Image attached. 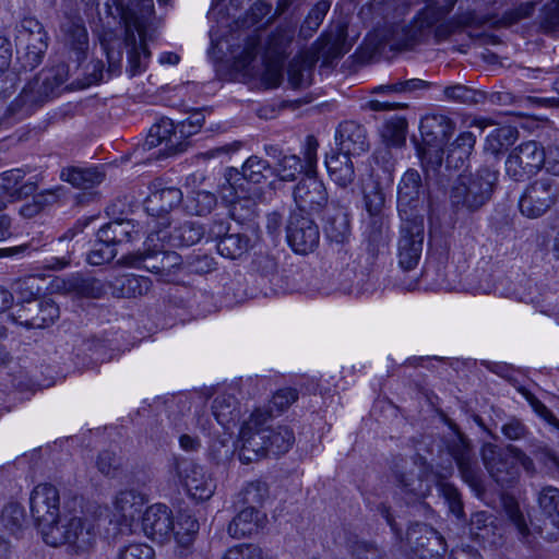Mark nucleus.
<instances>
[{"label":"nucleus","instance_id":"f257e3e1","mask_svg":"<svg viewBox=\"0 0 559 559\" xmlns=\"http://www.w3.org/2000/svg\"><path fill=\"white\" fill-rule=\"evenodd\" d=\"M153 8L152 0H129L126 7L118 8L124 25L123 44L128 55V72L134 76L145 70L150 51L145 44L146 16ZM100 46L107 57L108 68L104 70L102 61L88 66L87 84L107 81L121 73L122 40L112 31H104L99 37Z\"/></svg>","mask_w":559,"mask_h":559},{"label":"nucleus","instance_id":"f03ea898","mask_svg":"<svg viewBox=\"0 0 559 559\" xmlns=\"http://www.w3.org/2000/svg\"><path fill=\"white\" fill-rule=\"evenodd\" d=\"M274 175L270 164L258 156H250L241 168V178L224 188L223 198L230 203V214L237 219H247L254 213L255 201L262 190L257 187Z\"/></svg>","mask_w":559,"mask_h":559},{"label":"nucleus","instance_id":"7ed1b4c3","mask_svg":"<svg viewBox=\"0 0 559 559\" xmlns=\"http://www.w3.org/2000/svg\"><path fill=\"white\" fill-rule=\"evenodd\" d=\"M456 0H443L442 3L428 4L415 16L411 24L394 23L385 37L392 48L403 49L413 46L429 34L431 27L448 15Z\"/></svg>","mask_w":559,"mask_h":559},{"label":"nucleus","instance_id":"20e7f679","mask_svg":"<svg viewBox=\"0 0 559 559\" xmlns=\"http://www.w3.org/2000/svg\"><path fill=\"white\" fill-rule=\"evenodd\" d=\"M481 457L489 475L502 486L518 479L520 465L527 473L535 471L533 460L514 445L500 449L492 443H485L481 448Z\"/></svg>","mask_w":559,"mask_h":559},{"label":"nucleus","instance_id":"39448f33","mask_svg":"<svg viewBox=\"0 0 559 559\" xmlns=\"http://www.w3.org/2000/svg\"><path fill=\"white\" fill-rule=\"evenodd\" d=\"M421 145L418 156L425 168L432 170L441 167L443 163V144L455 129L454 122L441 114H431L420 120Z\"/></svg>","mask_w":559,"mask_h":559},{"label":"nucleus","instance_id":"423d86ee","mask_svg":"<svg viewBox=\"0 0 559 559\" xmlns=\"http://www.w3.org/2000/svg\"><path fill=\"white\" fill-rule=\"evenodd\" d=\"M497 179L498 173L488 167L479 168L475 175H460L451 189L453 206L478 210L489 200Z\"/></svg>","mask_w":559,"mask_h":559},{"label":"nucleus","instance_id":"0eeeda50","mask_svg":"<svg viewBox=\"0 0 559 559\" xmlns=\"http://www.w3.org/2000/svg\"><path fill=\"white\" fill-rule=\"evenodd\" d=\"M97 532L94 522L78 515H63L44 542L52 547L68 545L75 552L88 551L95 544Z\"/></svg>","mask_w":559,"mask_h":559},{"label":"nucleus","instance_id":"6e6552de","mask_svg":"<svg viewBox=\"0 0 559 559\" xmlns=\"http://www.w3.org/2000/svg\"><path fill=\"white\" fill-rule=\"evenodd\" d=\"M272 415L262 409H255L242 424L239 440V460L250 463L267 455L266 438Z\"/></svg>","mask_w":559,"mask_h":559},{"label":"nucleus","instance_id":"1a4fd4ad","mask_svg":"<svg viewBox=\"0 0 559 559\" xmlns=\"http://www.w3.org/2000/svg\"><path fill=\"white\" fill-rule=\"evenodd\" d=\"M31 515L43 539L55 528L60 518V495L57 487L48 483L38 484L29 493Z\"/></svg>","mask_w":559,"mask_h":559},{"label":"nucleus","instance_id":"9d476101","mask_svg":"<svg viewBox=\"0 0 559 559\" xmlns=\"http://www.w3.org/2000/svg\"><path fill=\"white\" fill-rule=\"evenodd\" d=\"M336 48L332 36L322 35L309 50L298 53L288 64V83L293 88L308 87L312 82L313 67L320 57L334 56Z\"/></svg>","mask_w":559,"mask_h":559},{"label":"nucleus","instance_id":"9b49d317","mask_svg":"<svg viewBox=\"0 0 559 559\" xmlns=\"http://www.w3.org/2000/svg\"><path fill=\"white\" fill-rule=\"evenodd\" d=\"M17 40L19 62L24 70L38 67L48 48V36L41 23L34 17H25L21 23Z\"/></svg>","mask_w":559,"mask_h":559},{"label":"nucleus","instance_id":"f8f14e48","mask_svg":"<svg viewBox=\"0 0 559 559\" xmlns=\"http://www.w3.org/2000/svg\"><path fill=\"white\" fill-rule=\"evenodd\" d=\"M201 127V121H185L180 124V129L174 124L173 120L162 118L157 120L148 130L143 142L144 150H152L158 145L165 144V148L169 153H177L185 150V139Z\"/></svg>","mask_w":559,"mask_h":559},{"label":"nucleus","instance_id":"ddd939ff","mask_svg":"<svg viewBox=\"0 0 559 559\" xmlns=\"http://www.w3.org/2000/svg\"><path fill=\"white\" fill-rule=\"evenodd\" d=\"M63 79L53 71H44L33 81L28 82L12 104L15 111L29 115L36 107L48 98L57 95Z\"/></svg>","mask_w":559,"mask_h":559},{"label":"nucleus","instance_id":"4468645a","mask_svg":"<svg viewBox=\"0 0 559 559\" xmlns=\"http://www.w3.org/2000/svg\"><path fill=\"white\" fill-rule=\"evenodd\" d=\"M548 151L546 152L536 141L521 143L512 150L506 160V171L515 181L538 171L543 165L547 166Z\"/></svg>","mask_w":559,"mask_h":559},{"label":"nucleus","instance_id":"2eb2a0df","mask_svg":"<svg viewBox=\"0 0 559 559\" xmlns=\"http://www.w3.org/2000/svg\"><path fill=\"white\" fill-rule=\"evenodd\" d=\"M445 475L438 476L436 474L428 475L425 479L415 478L413 474H402L399 477L401 486L417 498L426 497L431 485L435 484L439 492L444 497L449 504L450 511L456 516L463 515V504L457 489L450 483L445 481Z\"/></svg>","mask_w":559,"mask_h":559},{"label":"nucleus","instance_id":"dca6fc26","mask_svg":"<svg viewBox=\"0 0 559 559\" xmlns=\"http://www.w3.org/2000/svg\"><path fill=\"white\" fill-rule=\"evenodd\" d=\"M559 185L555 179L545 177L532 182L520 199L519 207L527 218L543 216L557 201Z\"/></svg>","mask_w":559,"mask_h":559},{"label":"nucleus","instance_id":"f3484780","mask_svg":"<svg viewBox=\"0 0 559 559\" xmlns=\"http://www.w3.org/2000/svg\"><path fill=\"white\" fill-rule=\"evenodd\" d=\"M424 242V217L415 215L403 219L401 237L397 245V258L400 266L409 271L419 262Z\"/></svg>","mask_w":559,"mask_h":559},{"label":"nucleus","instance_id":"a211bd4d","mask_svg":"<svg viewBox=\"0 0 559 559\" xmlns=\"http://www.w3.org/2000/svg\"><path fill=\"white\" fill-rule=\"evenodd\" d=\"M177 475L188 496L195 501L209 500L215 492L216 483L203 466L188 460L177 463Z\"/></svg>","mask_w":559,"mask_h":559},{"label":"nucleus","instance_id":"6ab92c4d","mask_svg":"<svg viewBox=\"0 0 559 559\" xmlns=\"http://www.w3.org/2000/svg\"><path fill=\"white\" fill-rule=\"evenodd\" d=\"M405 543L420 559H438L447 550L443 537L429 525L421 523L407 528Z\"/></svg>","mask_w":559,"mask_h":559},{"label":"nucleus","instance_id":"aec40b11","mask_svg":"<svg viewBox=\"0 0 559 559\" xmlns=\"http://www.w3.org/2000/svg\"><path fill=\"white\" fill-rule=\"evenodd\" d=\"M286 233L287 241L296 253L312 252L320 241L318 225L309 216L299 212L290 214Z\"/></svg>","mask_w":559,"mask_h":559},{"label":"nucleus","instance_id":"412c9836","mask_svg":"<svg viewBox=\"0 0 559 559\" xmlns=\"http://www.w3.org/2000/svg\"><path fill=\"white\" fill-rule=\"evenodd\" d=\"M182 201V192L176 187H166L162 181H154L150 186V193L144 201V209L152 217H159L162 227L169 226L166 214L178 206Z\"/></svg>","mask_w":559,"mask_h":559},{"label":"nucleus","instance_id":"4be33fe9","mask_svg":"<svg viewBox=\"0 0 559 559\" xmlns=\"http://www.w3.org/2000/svg\"><path fill=\"white\" fill-rule=\"evenodd\" d=\"M294 200L299 213H319L328 203V191L317 175L307 173L294 189Z\"/></svg>","mask_w":559,"mask_h":559},{"label":"nucleus","instance_id":"5701e85b","mask_svg":"<svg viewBox=\"0 0 559 559\" xmlns=\"http://www.w3.org/2000/svg\"><path fill=\"white\" fill-rule=\"evenodd\" d=\"M144 534L154 542L165 543L173 537L175 521L171 510L163 503L150 506L142 518Z\"/></svg>","mask_w":559,"mask_h":559},{"label":"nucleus","instance_id":"b1692460","mask_svg":"<svg viewBox=\"0 0 559 559\" xmlns=\"http://www.w3.org/2000/svg\"><path fill=\"white\" fill-rule=\"evenodd\" d=\"M124 263L131 267L144 269L148 272L168 276L173 267L179 265V255L176 252L151 250L134 252L123 258Z\"/></svg>","mask_w":559,"mask_h":559},{"label":"nucleus","instance_id":"393cba45","mask_svg":"<svg viewBox=\"0 0 559 559\" xmlns=\"http://www.w3.org/2000/svg\"><path fill=\"white\" fill-rule=\"evenodd\" d=\"M424 195L421 178L418 171L407 170L397 188V209L402 219L412 218L413 211L417 209Z\"/></svg>","mask_w":559,"mask_h":559},{"label":"nucleus","instance_id":"a878e982","mask_svg":"<svg viewBox=\"0 0 559 559\" xmlns=\"http://www.w3.org/2000/svg\"><path fill=\"white\" fill-rule=\"evenodd\" d=\"M336 144L342 154L358 156L369 148L365 128L355 121L340 123L335 133Z\"/></svg>","mask_w":559,"mask_h":559},{"label":"nucleus","instance_id":"bb28decb","mask_svg":"<svg viewBox=\"0 0 559 559\" xmlns=\"http://www.w3.org/2000/svg\"><path fill=\"white\" fill-rule=\"evenodd\" d=\"M24 173L21 169H11L0 174V210L8 203L27 197L36 191L33 181L23 182Z\"/></svg>","mask_w":559,"mask_h":559},{"label":"nucleus","instance_id":"cd10ccee","mask_svg":"<svg viewBox=\"0 0 559 559\" xmlns=\"http://www.w3.org/2000/svg\"><path fill=\"white\" fill-rule=\"evenodd\" d=\"M449 451L455 460L464 481L474 489H478L480 487V477L476 464L472 460L467 440L462 435L456 433L453 443L449 445Z\"/></svg>","mask_w":559,"mask_h":559},{"label":"nucleus","instance_id":"c85d7f7f","mask_svg":"<svg viewBox=\"0 0 559 559\" xmlns=\"http://www.w3.org/2000/svg\"><path fill=\"white\" fill-rule=\"evenodd\" d=\"M61 32L66 44L76 53L78 61L84 59L88 49V35L83 20L80 16L66 15Z\"/></svg>","mask_w":559,"mask_h":559},{"label":"nucleus","instance_id":"c756f323","mask_svg":"<svg viewBox=\"0 0 559 559\" xmlns=\"http://www.w3.org/2000/svg\"><path fill=\"white\" fill-rule=\"evenodd\" d=\"M295 31L296 23L292 21L280 24L265 41V57L283 60L294 40Z\"/></svg>","mask_w":559,"mask_h":559},{"label":"nucleus","instance_id":"7c9ffc66","mask_svg":"<svg viewBox=\"0 0 559 559\" xmlns=\"http://www.w3.org/2000/svg\"><path fill=\"white\" fill-rule=\"evenodd\" d=\"M111 294L118 298H135L146 295L152 288L148 277L124 274L110 282Z\"/></svg>","mask_w":559,"mask_h":559},{"label":"nucleus","instance_id":"2f4dec72","mask_svg":"<svg viewBox=\"0 0 559 559\" xmlns=\"http://www.w3.org/2000/svg\"><path fill=\"white\" fill-rule=\"evenodd\" d=\"M265 514L254 507L242 509L228 524L227 531L231 537L241 538L251 535L263 525Z\"/></svg>","mask_w":559,"mask_h":559},{"label":"nucleus","instance_id":"473e14b6","mask_svg":"<svg viewBox=\"0 0 559 559\" xmlns=\"http://www.w3.org/2000/svg\"><path fill=\"white\" fill-rule=\"evenodd\" d=\"M476 136L465 131L447 147L445 167L449 169H460L467 163L474 146Z\"/></svg>","mask_w":559,"mask_h":559},{"label":"nucleus","instance_id":"72a5a7b5","mask_svg":"<svg viewBox=\"0 0 559 559\" xmlns=\"http://www.w3.org/2000/svg\"><path fill=\"white\" fill-rule=\"evenodd\" d=\"M212 415L224 429L235 426L240 418L241 408L236 397L228 393L216 395L212 404Z\"/></svg>","mask_w":559,"mask_h":559},{"label":"nucleus","instance_id":"f704fd0d","mask_svg":"<svg viewBox=\"0 0 559 559\" xmlns=\"http://www.w3.org/2000/svg\"><path fill=\"white\" fill-rule=\"evenodd\" d=\"M325 166L331 180L337 187L347 188L354 182L355 169L349 155L334 153L326 157Z\"/></svg>","mask_w":559,"mask_h":559},{"label":"nucleus","instance_id":"c9c22d12","mask_svg":"<svg viewBox=\"0 0 559 559\" xmlns=\"http://www.w3.org/2000/svg\"><path fill=\"white\" fill-rule=\"evenodd\" d=\"M488 21V17L483 14H478L476 10H466L459 12L448 22L439 24L435 29V35L438 40L445 39L451 34L469 26H480Z\"/></svg>","mask_w":559,"mask_h":559},{"label":"nucleus","instance_id":"e433bc0d","mask_svg":"<svg viewBox=\"0 0 559 559\" xmlns=\"http://www.w3.org/2000/svg\"><path fill=\"white\" fill-rule=\"evenodd\" d=\"M12 59V44L4 37L0 36V96H8L15 88L17 75L10 70Z\"/></svg>","mask_w":559,"mask_h":559},{"label":"nucleus","instance_id":"4c0bfd02","mask_svg":"<svg viewBox=\"0 0 559 559\" xmlns=\"http://www.w3.org/2000/svg\"><path fill=\"white\" fill-rule=\"evenodd\" d=\"M145 496L133 489L121 490L114 501L116 512L126 521H132L141 512Z\"/></svg>","mask_w":559,"mask_h":559},{"label":"nucleus","instance_id":"58836bf2","mask_svg":"<svg viewBox=\"0 0 559 559\" xmlns=\"http://www.w3.org/2000/svg\"><path fill=\"white\" fill-rule=\"evenodd\" d=\"M516 138L518 131L512 127L495 129L487 135L484 150L487 154L498 157L516 141Z\"/></svg>","mask_w":559,"mask_h":559},{"label":"nucleus","instance_id":"ea45409f","mask_svg":"<svg viewBox=\"0 0 559 559\" xmlns=\"http://www.w3.org/2000/svg\"><path fill=\"white\" fill-rule=\"evenodd\" d=\"M61 179L79 189H90L104 180V175L94 168L68 167L61 171Z\"/></svg>","mask_w":559,"mask_h":559},{"label":"nucleus","instance_id":"a19ab883","mask_svg":"<svg viewBox=\"0 0 559 559\" xmlns=\"http://www.w3.org/2000/svg\"><path fill=\"white\" fill-rule=\"evenodd\" d=\"M266 447L267 455H281L289 451L295 443V435L288 426L273 427L270 424L267 429Z\"/></svg>","mask_w":559,"mask_h":559},{"label":"nucleus","instance_id":"79ce46f5","mask_svg":"<svg viewBox=\"0 0 559 559\" xmlns=\"http://www.w3.org/2000/svg\"><path fill=\"white\" fill-rule=\"evenodd\" d=\"M325 234L334 242H344L350 235L348 213L345 209H337L333 215L326 217Z\"/></svg>","mask_w":559,"mask_h":559},{"label":"nucleus","instance_id":"37998d69","mask_svg":"<svg viewBox=\"0 0 559 559\" xmlns=\"http://www.w3.org/2000/svg\"><path fill=\"white\" fill-rule=\"evenodd\" d=\"M217 252L227 259L236 260L247 253L249 238L241 234L225 235L216 245Z\"/></svg>","mask_w":559,"mask_h":559},{"label":"nucleus","instance_id":"c03bdc74","mask_svg":"<svg viewBox=\"0 0 559 559\" xmlns=\"http://www.w3.org/2000/svg\"><path fill=\"white\" fill-rule=\"evenodd\" d=\"M199 532V522L190 514L181 513L175 523L173 536L183 547L192 544Z\"/></svg>","mask_w":559,"mask_h":559},{"label":"nucleus","instance_id":"a18cd8bd","mask_svg":"<svg viewBox=\"0 0 559 559\" xmlns=\"http://www.w3.org/2000/svg\"><path fill=\"white\" fill-rule=\"evenodd\" d=\"M538 504L551 523L559 526V489L554 486L542 488L538 493Z\"/></svg>","mask_w":559,"mask_h":559},{"label":"nucleus","instance_id":"49530a36","mask_svg":"<svg viewBox=\"0 0 559 559\" xmlns=\"http://www.w3.org/2000/svg\"><path fill=\"white\" fill-rule=\"evenodd\" d=\"M407 121L403 117H393L385 122L382 136L388 144L401 146L406 140Z\"/></svg>","mask_w":559,"mask_h":559},{"label":"nucleus","instance_id":"de8ad7c7","mask_svg":"<svg viewBox=\"0 0 559 559\" xmlns=\"http://www.w3.org/2000/svg\"><path fill=\"white\" fill-rule=\"evenodd\" d=\"M25 521L24 507L16 502H8L0 514L1 524L9 531L15 532L20 530Z\"/></svg>","mask_w":559,"mask_h":559},{"label":"nucleus","instance_id":"09e8293b","mask_svg":"<svg viewBox=\"0 0 559 559\" xmlns=\"http://www.w3.org/2000/svg\"><path fill=\"white\" fill-rule=\"evenodd\" d=\"M443 93L447 99L465 105H476L484 99V94L481 92L460 84L445 87Z\"/></svg>","mask_w":559,"mask_h":559},{"label":"nucleus","instance_id":"8fccbe9b","mask_svg":"<svg viewBox=\"0 0 559 559\" xmlns=\"http://www.w3.org/2000/svg\"><path fill=\"white\" fill-rule=\"evenodd\" d=\"M304 170L301 160L296 155H285L278 159L274 174L283 181H293Z\"/></svg>","mask_w":559,"mask_h":559},{"label":"nucleus","instance_id":"3c124183","mask_svg":"<svg viewBox=\"0 0 559 559\" xmlns=\"http://www.w3.org/2000/svg\"><path fill=\"white\" fill-rule=\"evenodd\" d=\"M296 400V390L292 388L281 389L273 394L272 400L270 401V409H266V412H269L273 417L274 412L276 414L282 413L283 411L288 408ZM262 411L265 412V409Z\"/></svg>","mask_w":559,"mask_h":559},{"label":"nucleus","instance_id":"603ef678","mask_svg":"<svg viewBox=\"0 0 559 559\" xmlns=\"http://www.w3.org/2000/svg\"><path fill=\"white\" fill-rule=\"evenodd\" d=\"M116 254L117 250L114 245H108L96 239L93 249L87 255V261L92 265H102L110 262Z\"/></svg>","mask_w":559,"mask_h":559},{"label":"nucleus","instance_id":"864d4df0","mask_svg":"<svg viewBox=\"0 0 559 559\" xmlns=\"http://www.w3.org/2000/svg\"><path fill=\"white\" fill-rule=\"evenodd\" d=\"M264 58V70L262 73V82L267 87H276L282 82V63L283 60L275 58Z\"/></svg>","mask_w":559,"mask_h":559},{"label":"nucleus","instance_id":"5fc2aeb1","mask_svg":"<svg viewBox=\"0 0 559 559\" xmlns=\"http://www.w3.org/2000/svg\"><path fill=\"white\" fill-rule=\"evenodd\" d=\"M540 25L547 33L559 32V0H548L545 4Z\"/></svg>","mask_w":559,"mask_h":559},{"label":"nucleus","instance_id":"6e6d98bb","mask_svg":"<svg viewBox=\"0 0 559 559\" xmlns=\"http://www.w3.org/2000/svg\"><path fill=\"white\" fill-rule=\"evenodd\" d=\"M204 235L203 228L194 222H186L176 230L177 238L183 246H192L199 242Z\"/></svg>","mask_w":559,"mask_h":559},{"label":"nucleus","instance_id":"4d7b16f0","mask_svg":"<svg viewBox=\"0 0 559 559\" xmlns=\"http://www.w3.org/2000/svg\"><path fill=\"white\" fill-rule=\"evenodd\" d=\"M119 559H155V551L146 544H130L120 550Z\"/></svg>","mask_w":559,"mask_h":559},{"label":"nucleus","instance_id":"13d9d810","mask_svg":"<svg viewBox=\"0 0 559 559\" xmlns=\"http://www.w3.org/2000/svg\"><path fill=\"white\" fill-rule=\"evenodd\" d=\"M504 509L509 519L514 524L519 533L522 536H526L528 534V526L526 524L523 513L519 508V504L513 499H506Z\"/></svg>","mask_w":559,"mask_h":559},{"label":"nucleus","instance_id":"bf43d9fd","mask_svg":"<svg viewBox=\"0 0 559 559\" xmlns=\"http://www.w3.org/2000/svg\"><path fill=\"white\" fill-rule=\"evenodd\" d=\"M117 245L140 238V229L132 221H115Z\"/></svg>","mask_w":559,"mask_h":559},{"label":"nucleus","instance_id":"052dcab7","mask_svg":"<svg viewBox=\"0 0 559 559\" xmlns=\"http://www.w3.org/2000/svg\"><path fill=\"white\" fill-rule=\"evenodd\" d=\"M409 4L411 0H373L372 8L380 10L381 12L392 11L395 17L404 15L408 10Z\"/></svg>","mask_w":559,"mask_h":559},{"label":"nucleus","instance_id":"680f3d73","mask_svg":"<svg viewBox=\"0 0 559 559\" xmlns=\"http://www.w3.org/2000/svg\"><path fill=\"white\" fill-rule=\"evenodd\" d=\"M245 500L250 503H262L267 496V486L263 481H252L243 491Z\"/></svg>","mask_w":559,"mask_h":559},{"label":"nucleus","instance_id":"e2e57ef3","mask_svg":"<svg viewBox=\"0 0 559 559\" xmlns=\"http://www.w3.org/2000/svg\"><path fill=\"white\" fill-rule=\"evenodd\" d=\"M352 559H383L381 551L373 545L356 542L352 546Z\"/></svg>","mask_w":559,"mask_h":559},{"label":"nucleus","instance_id":"0e129e2a","mask_svg":"<svg viewBox=\"0 0 559 559\" xmlns=\"http://www.w3.org/2000/svg\"><path fill=\"white\" fill-rule=\"evenodd\" d=\"M260 39L258 37H251L248 39L246 47L241 55L238 57V63L243 70H248L251 62L257 58L259 52Z\"/></svg>","mask_w":559,"mask_h":559},{"label":"nucleus","instance_id":"69168bd1","mask_svg":"<svg viewBox=\"0 0 559 559\" xmlns=\"http://www.w3.org/2000/svg\"><path fill=\"white\" fill-rule=\"evenodd\" d=\"M523 395L525 396L526 401L530 403V405L533 407V409L546 421L554 426H559L558 419L555 417V415L532 393L528 391H524Z\"/></svg>","mask_w":559,"mask_h":559},{"label":"nucleus","instance_id":"338daca9","mask_svg":"<svg viewBox=\"0 0 559 559\" xmlns=\"http://www.w3.org/2000/svg\"><path fill=\"white\" fill-rule=\"evenodd\" d=\"M491 516L486 512H476L471 519V533L479 538L486 537L488 524H491Z\"/></svg>","mask_w":559,"mask_h":559},{"label":"nucleus","instance_id":"774afa93","mask_svg":"<svg viewBox=\"0 0 559 559\" xmlns=\"http://www.w3.org/2000/svg\"><path fill=\"white\" fill-rule=\"evenodd\" d=\"M98 471L105 476H111L118 466V459L114 452L104 451L97 457Z\"/></svg>","mask_w":559,"mask_h":559}]
</instances>
